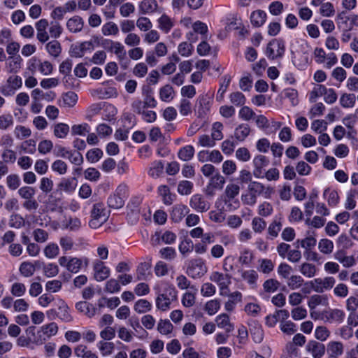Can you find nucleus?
I'll return each instance as SVG.
<instances>
[{
  "mask_svg": "<svg viewBox=\"0 0 358 358\" xmlns=\"http://www.w3.org/2000/svg\"><path fill=\"white\" fill-rule=\"evenodd\" d=\"M252 163L254 166L253 175L257 178H262L264 177L263 169L268 165L269 160L266 157L259 155L254 157Z\"/></svg>",
  "mask_w": 358,
  "mask_h": 358,
  "instance_id": "obj_15",
  "label": "nucleus"
},
{
  "mask_svg": "<svg viewBox=\"0 0 358 358\" xmlns=\"http://www.w3.org/2000/svg\"><path fill=\"white\" fill-rule=\"evenodd\" d=\"M238 116L245 121H250L255 117V113L248 106H244L240 109Z\"/></svg>",
  "mask_w": 358,
  "mask_h": 358,
  "instance_id": "obj_61",
  "label": "nucleus"
},
{
  "mask_svg": "<svg viewBox=\"0 0 358 358\" xmlns=\"http://www.w3.org/2000/svg\"><path fill=\"white\" fill-rule=\"evenodd\" d=\"M307 236L302 239L301 243V246L305 249L306 250H310L313 248L317 243V240L315 238L316 234L315 231H308Z\"/></svg>",
  "mask_w": 358,
  "mask_h": 358,
  "instance_id": "obj_26",
  "label": "nucleus"
},
{
  "mask_svg": "<svg viewBox=\"0 0 358 358\" xmlns=\"http://www.w3.org/2000/svg\"><path fill=\"white\" fill-rule=\"evenodd\" d=\"M206 266L201 259L190 260L187 268V273L193 278L201 277L206 273Z\"/></svg>",
  "mask_w": 358,
  "mask_h": 358,
  "instance_id": "obj_9",
  "label": "nucleus"
},
{
  "mask_svg": "<svg viewBox=\"0 0 358 358\" xmlns=\"http://www.w3.org/2000/svg\"><path fill=\"white\" fill-rule=\"evenodd\" d=\"M266 13L261 10H258L252 13L250 20L252 25L259 27L264 24L266 22Z\"/></svg>",
  "mask_w": 358,
  "mask_h": 358,
  "instance_id": "obj_30",
  "label": "nucleus"
},
{
  "mask_svg": "<svg viewBox=\"0 0 358 358\" xmlns=\"http://www.w3.org/2000/svg\"><path fill=\"white\" fill-rule=\"evenodd\" d=\"M285 51L284 43L278 39L271 41L266 49V55L270 59L281 58Z\"/></svg>",
  "mask_w": 358,
  "mask_h": 358,
  "instance_id": "obj_7",
  "label": "nucleus"
},
{
  "mask_svg": "<svg viewBox=\"0 0 358 358\" xmlns=\"http://www.w3.org/2000/svg\"><path fill=\"white\" fill-rule=\"evenodd\" d=\"M173 329V324L170 322L169 320H159L158 325H157V329L162 334L167 335L172 332Z\"/></svg>",
  "mask_w": 358,
  "mask_h": 358,
  "instance_id": "obj_60",
  "label": "nucleus"
},
{
  "mask_svg": "<svg viewBox=\"0 0 358 358\" xmlns=\"http://www.w3.org/2000/svg\"><path fill=\"white\" fill-rule=\"evenodd\" d=\"M318 249L324 255H329L334 250V243L327 238L321 239L318 243Z\"/></svg>",
  "mask_w": 358,
  "mask_h": 358,
  "instance_id": "obj_35",
  "label": "nucleus"
},
{
  "mask_svg": "<svg viewBox=\"0 0 358 358\" xmlns=\"http://www.w3.org/2000/svg\"><path fill=\"white\" fill-rule=\"evenodd\" d=\"M157 8L158 4L155 0H143L138 6L139 11L143 15L154 13Z\"/></svg>",
  "mask_w": 358,
  "mask_h": 358,
  "instance_id": "obj_24",
  "label": "nucleus"
},
{
  "mask_svg": "<svg viewBox=\"0 0 358 358\" xmlns=\"http://www.w3.org/2000/svg\"><path fill=\"white\" fill-rule=\"evenodd\" d=\"M98 348L99 350L101 352L102 355L103 356H106L109 355L113 352L115 348V345L113 343L111 342L101 341L98 343Z\"/></svg>",
  "mask_w": 358,
  "mask_h": 358,
  "instance_id": "obj_62",
  "label": "nucleus"
},
{
  "mask_svg": "<svg viewBox=\"0 0 358 358\" xmlns=\"http://www.w3.org/2000/svg\"><path fill=\"white\" fill-rule=\"evenodd\" d=\"M101 32L104 36L117 35L119 32L117 25L113 22H108L103 25Z\"/></svg>",
  "mask_w": 358,
  "mask_h": 358,
  "instance_id": "obj_47",
  "label": "nucleus"
},
{
  "mask_svg": "<svg viewBox=\"0 0 358 358\" xmlns=\"http://www.w3.org/2000/svg\"><path fill=\"white\" fill-rule=\"evenodd\" d=\"M356 102V96L354 94L345 93L340 98V103L343 108H352Z\"/></svg>",
  "mask_w": 358,
  "mask_h": 358,
  "instance_id": "obj_43",
  "label": "nucleus"
},
{
  "mask_svg": "<svg viewBox=\"0 0 358 358\" xmlns=\"http://www.w3.org/2000/svg\"><path fill=\"white\" fill-rule=\"evenodd\" d=\"M306 350L313 358H322L325 355L326 348L322 343L311 340L306 344Z\"/></svg>",
  "mask_w": 358,
  "mask_h": 358,
  "instance_id": "obj_12",
  "label": "nucleus"
},
{
  "mask_svg": "<svg viewBox=\"0 0 358 358\" xmlns=\"http://www.w3.org/2000/svg\"><path fill=\"white\" fill-rule=\"evenodd\" d=\"M8 68L10 72L16 73L21 68L22 58L20 55L17 56H9Z\"/></svg>",
  "mask_w": 358,
  "mask_h": 358,
  "instance_id": "obj_48",
  "label": "nucleus"
},
{
  "mask_svg": "<svg viewBox=\"0 0 358 358\" xmlns=\"http://www.w3.org/2000/svg\"><path fill=\"white\" fill-rule=\"evenodd\" d=\"M320 13L324 17H331L335 14L334 5L331 2L322 3L320 4Z\"/></svg>",
  "mask_w": 358,
  "mask_h": 358,
  "instance_id": "obj_56",
  "label": "nucleus"
},
{
  "mask_svg": "<svg viewBox=\"0 0 358 358\" xmlns=\"http://www.w3.org/2000/svg\"><path fill=\"white\" fill-rule=\"evenodd\" d=\"M226 182V180L223 176L219 172H216L209 179L204 192L208 196H213L217 191H220L223 189Z\"/></svg>",
  "mask_w": 358,
  "mask_h": 358,
  "instance_id": "obj_5",
  "label": "nucleus"
},
{
  "mask_svg": "<svg viewBox=\"0 0 358 358\" xmlns=\"http://www.w3.org/2000/svg\"><path fill=\"white\" fill-rule=\"evenodd\" d=\"M190 206L199 213L207 211L210 208V203L204 197L199 194L193 195L189 201Z\"/></svg>",
  "mask_w": 358,
  "mask_h": 358,
  "instance_id": "obj_14",
  "label": "nucleus"
},
{
  "mask_svg": "<svg viewBox=\"0 0 358 358\" xmlns=\"http://www.w3.org/2000/svg\"><path fill=\"white\" fill-rule=\"evenodd\" d=\"M240 186L238 184L229 183L226 186L224 194L227 199L230 201L238 195Z\"/></svg>",
  "mask_w": 358,
  "mask_h": 358,
  "instance_id": "obj_39",
  "label": "nucleus"
},
{
  "mask_svg": "<svg viewBox=\"0 0 358 358\" xmlns=\"http://www.w3.org/2000/svg\"><path fill=\"white\" fill-rule=\"evenodd\" d=\"M230 275L228 274H223L220 272H213L210 279L216 282L220 287L221 290H223L227 288L228 285L230 284Z\"/></svg>",
  "mask_w": 358,
  "mask_h": 358,
  "instance_id": "obj_17",
  "label": "nucleus"
},
{
  "mask_svg": "<svg viewBox=\"0 0 358 358\" xmlns=\"http://www.w3.org/2000/svg\"><path fill=\"white\" fill-rule=\"evenodd\" d=\"M259 271L264 273L269 274L274 269V263L269 259H259Z\"/></svg>",
  "mask_w": 358,
  "mask_h": 358,
  "instance_id": "obj_34",
  "label": "nucleus"
},
{
  "mask_svg": "<svg viewBox=\"0 0 358 358\" xmlns=\"http://www.w3.org/2000/svg\"><path fill=\"white\" fill-rule=\"evenodd\" d=\"M241 276L248 284L255 286L259 275L256 271L252 269L243 271Z\"/></svg>",
  "mask_w": 358,
  "mask_h": 358,
  "instance_id": "obj_45",
  "label": "nucleus"
},
{
  "mask_svg": "<svg viewBox=\"0 0 358 358\" xmlns=\"http://www.w3.org/2000/svg\"><path fill=\"white\" fill-rule=\"evenodd\" d=\"M194 185L188 180H182L178 183V192L181 195H189L192 193Z\"/></svg>",
  "mask_w": 358,
  "mask_h": 358,
  "instance_id": "obj_46",
  "label": "nucleus"
},
{
  "mask_svg": "<svg viewBox=\"0 0 358 358\" xmlns=\"http://www.w3.org/2000/svg\"><path fill=\"white\" fill-rule=\"evenodd\" d=\"M223 124L220 122H216L213 123L211 131V137L215 142L216 141H220L223 138L222 134Z\"/></svg>",
  "mask_w": 358,
  "mask_h": 358,
  "instance_id": "obj_51",
  "label": "nucleus"
},
{
  "mask_svg": "<svg viewBox=\"0 0 358 358\" xmlns=\"http://www.w3.org/2000/svg\"><path fill=\"white\" fill-rule=\"evenodd\" d=\"M109 217V213L102 203L94 204L91 211V220L89 225L92 229H97L105 223Z\"/></svg>",
  "mask_w": 358,
  "mask_h": 358,
  "instance_id": "obj_2",
  "label": "nucleus"
},
{
  "mask_svg": "<svg viewBox=\"0 0 358 358\" xmlns=\"http://www.w3.org/2000/svg\"><path fill=\"white\" fill-rule=\"evenodd\" d=\"M173 93H174V91H173V87L170 85H166L160 89V91H159L160 99L163 101H169L173 99Z\"/></svg>",
  "mask_w": 358,
  "mask_h": 358,
  "instance_id": "obj_52",
  "label": "nucleus"
},
{
  "mask_svg": "<svg viewBox=\"0 0 358 358\" xmlns=\"http://www.w3.org/2000/svg\"><path fill=\"white\" fill-rule=\"evenodd\" d=\"M152 308L151 303L145 299H140L134 304V310L138 313H144L149 311Z\"/></svg>",
  "mask_w": 358,
  "mask_h": 358,
  "instance_id": "obj_50",
  "label": "nucleus"
},
{
  "mask_svg": "<svg viewBox=\"0 0 358 358\" xmlns=\"http://www.w3.org/2000/svg\"><path fill=\"white\" fill-rule=\"evenodd\" d=\"M45 49L48 54L54 58H57L62 52L61 44L57 40H52L47 43Z\"/></svg>",
  "mask_w": 358,
  "mask_h": 358,
  "instance_id": "obj_27",
  "label": "nucleus"
},
{
  "mask_svg": "<svg viewBox=\"0 0 358 358\" xmlns=\"http://www.w3.org/2000/svg\"><path fill=\"white\" fill-rule=\"evenodd\" d=\"M326 88L324 85H316L310 92L309 101L311 103L315 102L317 97L324 95Z\"/></svg>",
  "mask_w": 358,
  "mask_h": 358,
  "instance_id": "obj_57",
  "label": "nucleus"
},
{
  "mask_svg": "<svg viewBox=\"0 0 358 358\" xmlns=\"http://www.w3.org/2000/svg\"><path fill=\"white\" fill-rule=\"evenodd\" d=\"M287 286L292 290L297 289L303 283V279L300 275H293L287 278Z\"/></svg>",
  "mask_w": 358,
  "mask_h": 358,
  "instance_id": "obj_53",
  "label": "nucleus"
},
{
  "mask_svg": "<svg viewBox=\"0 0 358 358\" xmlns=\"http://www.w3.org/2000/svg\"><path fill=\"white\" fill-rule=\"evenodd\" d=\"M220 307V301L217 299L210 300L208 301L205 305V310L208 315H213L215 314Z\"/></svg>",
  "mask_w": 358,
  "mask_h": 358,
  "instance_id": "obj_64",
  "label": "nucleus"
},
{
  "mask_svg": "<svg viewBox=\"0 0 358 358\" xmlns=\"http://www.w3.org/2000/svg\"><path fill=\"white\" fill-rule=\"evenodd\" d=\"M281 220V217L275 218L269 224L268 227V234L269 236V238L273 239L278 236V234L282 227Z\"/></svg>",
  "mask_w": 358,
  "mask_h": 358,
  "instance_id": "obj_29",
  "label": "nucleus"
},
{
  "mask_svg": "<svg viewBox=\"0 0 358 358\" xmlns=\"http://www.w3.org/2000/svg\"><path fill=\"white\" fill-rule=\"evenodd\" d=\"M84 26L83 18L75 15L69 18L66 22V28L71 33H78L82 31Z\"/></svg>",
  "mask_w": 358,
  "mask_h": 358,
  "instance_id": "obj_19",
  "label": "nucleus"
},
{
  "mask_svg": "<svg viewBox=\"0 0 358 358\" xmlns=\"http://www.w3.org/2000/svg\"><path fill=\"white\" fill-rule=\"evenodd\" d=\"M76 186L77 181L75 178H62L58 184L59 189L67 193L73 192L76 189Z\"/></svg>",
  "mask_w": 358,
  "mask_h": 358,
  "instance_id": "obj_22",
  "label": "nucleus"
},
{
  "mask_svg": "<svg viewBox=\"0 0 358 358\" xmlns=\"http://www.w3.org/2000/svg\"><path fill=\"white\" fill-rule=\"evenodd\" d=\"M194 155V147L192 145H186L179 150L178 157L180 159L187 162L192 159Z\"/></svg>",
  "mask_w": 358,
  "mask_h": 358,
  "instance_id": "obj_31",
  "label": "nucleus"
},
{
  "mask_svg": "<svg viewBox=\"0 0 358 358\" xmlns=\"http://www.w3.org/2000/svg\"><path fill=\"white\" fill-rule=\"evenodd\" d=\"M336 281L333 277H326L323 279L315 278L311 281V285L313 289L319 293L323 292L324 290L331 289Z\"/></svg>",
  "mask_w": 358,
  "mask_h": 358,
  "instance_id": "obj_13",
  "label": "nucleus"
},
{
  "mask_svg": "<svg viewBox=\"0 0 358 358\" xmlns=\"http://www.w3.org/2000/svg\"><path fill=\"white\" fill-rule=\"evenodd\" d=\"M120 285L117 280L111 278L106 282L104 291L110 294L118 292L120 290Z\"/></svg>",
  "mask_w": 358,
  "mask_h": 358,
  "instance_id": "obj_58",
  "label": "nucleus"
},
{
  "mask_svg": "<svg viewBox=\"0 0 358 358\" xmlns=\"http://www.w3.org/2000/svg\"><path fill=\"white\" fill-rule=\"evenodd\" d=\"M59 264L60 266L65 267L69 271L76 273L82 267L83 259L78 257L68 258L62 256L59 258Z\"/></svg>",
  "mask_w": 358,
  "mask_h": 358,
  "instance_id": "obj_10",
  "label": "nucleus"
},
{
  "mask_svg": "<svg viewBox=\"0 0 358 358\" xmlns=\"http://www.w3.org/2000/svg\"><path fill=\"white\" fill-rule=\"evenodd\" d=\"M330 336V331L324 326L317 327L315 330V337L321 342L325 341Z\"/></svg>",
  "mask_w": 358,
  "mask_h": 358,
  "instance_id": "obj_55",
  "label": "nucleus"
},
{
  "mask_svg": "<svg viewBox=\"0 0 358 358\" xmlns=\"http://www.w3.org/2000/svg\"><path fill=\"white\" fill-rule=\"evenodd\" d=\"M58 326L55 322L43 325L37 332V336L34 338V342L36 344H42L45 341L57 334Z\"/></svg>",
  "mask_w": 358,
  "mask_h": 358,
  "instance_id": "obj_8",
  "label": "nucleus"
},
{
  "mask_svg": "<svg viewBox=\"0 0 358 358\" xmlns=\"http://www.w3.org/2000/svg\"><path fill=\"white\" fill-rule=\"evenodd\" d=\"M69 132V127L64 123H58L54 126V134L59 138H64Z\"/></svg>",
  "mask_w": 358,
  "mask_h": 358,
  "instance_id": "obj_44",
  "label": "nucleus"
},
{
  "mask_svg": "<svg viewBox=\"0 0 358 358\" xmlns=\"http://www.w3.org/2000/svg\"><path fill=\"white\" fill-rule=\"evenodd\" d=\"M250 332L253 341L256 343H260L263 341L264 331L260 326L256 325L251 327L250 329Z\"/></svg>",
  "mask_w": 358,
  "mask_h": 358,
  "instance_id": "obj_54",
  "label": "nucleus"
},
{
  "mask_svg": "<svg viewBox=\"0 0 358 358\" xmlns=\"http://www.w3.org/2000/svg\"><path fill=\"white\" fill-rule=\"evenodd\" d=\"M92 268L94 278L98 282L105 280L110 274V268L105 265L103 261L96 259L93 262Z\"/></svg>",
  "mask_w": 358,
  "mask_h": 358,
  "instance_id": "obj_11",
  "label": "nucleus"
},
{
  "mask_svg": "<svg viewBox=\"0 0 358 358\" xmlns=\"http://www.w3.org/2000/svg\"><path fill=\"white\" fill-rule=\"evenodd\" d=\"M103 156V151L99 148L90 150L86 155V157L91 163L98 162Z\"/></svg>",
  "mask_w": 358,
  "mask_h": 358,
  "instance_id": "obj_63",
  "label": "nucleus"
},
{
  "mask_svg": "<svg viewBox=\"0 0 358 358\" xmlns=\"http://www.w3.org/2000/svg\"><path fill=\"white\" fill-rule=\"evenodd\" d=\"M215 322L218 327L224 329L227 333L234 330V325L230 322L229 317L227 314H221L216 317Z\"/></svg>",
  "mask_w": 358,
  "mask_h": 358,
  "instance_id": "obj_25",
  "label": "nucleus"
},
{
  "mask_svg": "<svg viewBox=\"0 0 358 358\" xmlns=\"http://www.w3.org/2000/svg\"><path fill=\"white\" fill-rule=\"evenodd\" d=\"M230 102L236 106H243L246 102L245 95L241 92H234L229 94Z\"/></svg>",
  "mask_w": 358,
  "mask_h": 358,
  "instance_id": "obj_37",
  "label": "nucleus"
},
{
  "mask_svg": "<svg viewBox=\"0 0 358 358\" xmlns=\"http://www.w3.org/2000/svg\"><path fill=\"white\" fill-rule=\"evenodd\" d=\"M328 303V299L326 296L324 295H313L310 298V300L308 303V307L310 309L315 308L318 305L323 304L326 305Z\"/></svg>",
  "mask_w": 358,
  "mask_h": 358,
  "instance_id": "obj_38",
  "label": "nucleus"
},
{
  "mask_svg": "<svg viewBox=\"0 0 358 358\" xmlns=\"http://www.w3.org/2000/svg\"><path fill=\"white\" fill-rule=\"evenodd\" d=\"M36 271V268L31 262H23L19 268V271L20 274L26 278L31 277L34 275Z\"/></svg>",
  "mask_w": 358,
  "mask_h": 358,
  "instance_id": "obj_33",
  "label": "nucleus"
},
{
  "mask_svg": "<svg viewBox=\"0 0 358 358\" xmlns=\"http://www.w3.org/2000/svg\"><path fill=\"white\" fill-rule=\"evenodd\" d=\"M327 355L331 356H341L343 354L344 346L340 341H332L327 343Z\"/></svg>",
  "mask_w": 358,
  "mask_h": 358,
  "instance_id": "obj_23",
  "label": "nucleus"
},
{
  "mask_svg": "<svg viewBox=\"0 0 358 358\" xmlns=\"http://www.w3.org/2000/svg\"><path fill=\"white\" fill-rule=\"evenodd\" d=\"M78 99V98L76 93L72 91L67 92L62 94L61 99L59 100L62 103L60 106L63 107L72 108L76 104Z\"/></svg>",
  "mask_w": 358,
  "mask_h": 358,
  "instance_id": "obj_20",
  "label": "nucleus"
},
{
  "mask_svg": "<svg viewBox=\"0 0 358 358\" xmlns=\"http://www.w3.org/2000/svg\"><path fill=\"white\" fill-rule=\"evenodd\" d=\"M326 220L321 216L315 215L311 220L306 219V224L310 227L320 229L324 226Z\"/></svg>",
  "mask_w": 358,
  "mask_h": 358,
  "instance_id": "obj_49",
  "label": "nucleus"
},
{
  "mask_svg": "<svg viewBox=\"0 0 358 358\" xmlns=\"http://www.w3.org/2000/svg\"><path fill=\"white\" fill-rule=\"evenodd\" d=\"M250 131L251 129L248 124H241L234 130V137L236 140L243 141L249 136Z\"/></svg>",
  "mask_w": 358,
  "mask_h": 358,
  "instance_id": "obj_28",
  "label": "nucleus"
},
{
  "mask_svg": "<svg viewBox=\"0 0 358 358\" xmlns=\"http://www.w3.org/2000/svg\"><path fill=\"white\" fill-rule=\"evenodd\" d=\"M177 297V292L175 289H166L164 292L159 294L156 299V306L162 311H166L170 308L173 301Z\"/></svg>",
  "mask_w": 358,
  "mask_h": 358,
  "instance_id": "obj_6",
  "label": "nucleus"
},
{
  "mask_svg": "<svg viewBox=\"0 0 358 358\" xmlns=\"http://www.w3.org/2000/svg\"><path fill=\"white\" fill-rule=\"evenodd\" d=\"M108 204L110 208L119 209L124 206V199L120 195L115 194L108 198Z\"/></svg>",
  "mask_w": 358,
  "mask_h": 358,
  "instance_id": "obj_41",
  "label": "nucleus"
},
{
  "mask_svg": "<svg viewBox=\"0 0 358 358\" xmlns=\"http://www.w3.org/2000/svg\"><path fill=\"white\" fill-rule=\"evenodd\" d=\"M344 318L345 313L340 309H331L322 313V319L325 320L327 322L341 324L343 322Z\"/></svg>",
  "mask_w": 358,
  "mask_h": 358,
  "instance_id": "obj_16",
  "label": "nucleus"
},
{
  "mask_svg": "<svg viewBox=\"0 0 358 358\" xmlns=\"http://www.w3.org/2000/svg\"><path fill=\"white\" fill-rule=\"evenodd\" d=\"M300 272L307 278H313L317 272V268L314 264L304 262L300 266Z\"/></svg>",
  "mask_w": 358,
  "mask_h": 358,
  "instance_id": "obj_36",
  "label": "nucleus"
},
{
  "mask_svg": "<svg viewBox=\"0 0 358 358\" xmlns=\"http://www.w3.org/2000/svg\"><path fill=\"white\" fill-rule=\"evenodd\" d=\"M74 352L77 357L81 358H98L97 355L87 350V347L85 345H78L74 349Z\"/></svg>",
  "mask_w": 358,
  "mask_h": 358,
  "instance_id": "obj_32",
  "label": "nucleus"
},
{
  "mask_svg": "<svg viewBox=\"0 0 358 358\" xmlns=\"http://www.w3.org/2000/svg\"><path fill=\"white\" fill-rule=\"evenodd\" d=\"M198 115L199 117H203L210 110V99L208 95H202L199 97Z\"/></svg>",
  "mask_w": 358,
  "mask_h": 358,
  "instance_id": "obj_21",
  "label": "nucleus"
},
{
  "mask_svg": "<svg viewBox=\"0 0 358 358\" xmlns=\"http://www.w3.org/2000/svg\"><path fill=\"white\" fill-rule=\"evenodd\" d=\"M22 85L20 76L13 75L8 77L6 83L0 87V93L4 96H13Z\"/></svg>",
  "mask_w": 358,
  "mask_h": 358,
  "instance_id": "obj_4",
  "label": "nucleus"
},
{
  "mask_svg": "<svg viewBox=\"0 0 358 358\" xmlns=\"http://www.w3.org/2000/svg\"><path fill=\"white\" fill-rule=\"evenodd\" d=\"M189 209L184 204H176L173 207L171 217L174 222H180L188 213Z\"/></svg>",
  "mask_w": 358,
  "mask_h": 358,
  "instance_id": "obj_18",
  "label": "nucleus"
},
{
  "mask_svg": "<svg viewBox=\"0 0 358 358\" xmlns=\"http://www.w3.org/2000/svg\"><path fill=\"white\" fill-rule=\"evenodd\" d=\"M280 286V282L273 278L266 280L263 284V288L266 293H273L275 292Z\"/></svg>",
  "mask_w": 358,
  "mask_h": 358,
  "instance_id": "obj_59",
  "label": "nucleus"
},
{
  "mask_svg": "<svg viewBox=\"0 0 358 358\" xmlns=\"http://www.w3.org/2000/svg\"><path fill=\"white\" fill-rule=\"evenodd\" d=\"M35 27L36 38L42 43L47 42L50 36L54 38H59L62 33V27L57 21H52L49 24L46 19H41L36 23Z\"/></svg>",
  "mask_w": 358,
  "mask_h": 358,
  "instance_id": "obj_1",
  "label": "nucleus"
},
{
  "mask_svg": "<svg viewBox=\"0 0 358 358\" xmlns=\"http://www.w3.org/2000/svg\"><path fill=\"white\" fill-rule=\"evenodd\" d=\"M164 164L161 161H156L152 164L149 169L148 174L153 178H157L163 173Z\"/></svg>",
  "mask_w": 358,
  "mask_h": 358,
  "instance_id": "obj_42",
  "label": "nucleus"
},
{
  "mask_svg": "<svg viewBox=\"0 0 358 358\" xmlns=\"http://www.w3.org/2000/svg\"><path fill=\"white\" fill-rule=\"evenodd\" d=\"M102 45L106 50L113 52L117 56L123 69L127 68L129 62L127 59L126 51L120 42L106 39L103 41Z\"/></svg>",
  "mask_w": 358,
  "mask_h": 358,
  "instance_id": "obj_3",
  "label": "nucleus"
},
{
  "mask_svg": "<svg viewBox=\"0 0 358 358\" xmlns=\"http://www.w3.org/2000/svg\"><path fill=\"white\" fill-rule=\"evenodd\" d=\"M158 23L159 28L165 33H168L173 26V23L171 18L165 14L162 15L159 18Z\"/></svg>",
  "mask_w": 358,
  "mask_h": 358,
  "instance_id": "obj_40",
  "label": "nucleus"
}]
</instances>
